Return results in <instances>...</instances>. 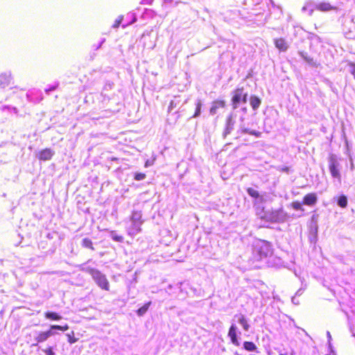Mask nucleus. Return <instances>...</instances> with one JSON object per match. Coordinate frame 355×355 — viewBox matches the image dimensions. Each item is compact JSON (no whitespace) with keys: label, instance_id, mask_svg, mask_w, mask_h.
Returning a JSON list of instances; mask_svg holds the SVG:
<instances>
[{"label":"nucleus","instance_id":"4be33fe9","mask_svg":"<svg viewBox=\"0 0 355 355\" xmlns=\"http://www.w3.org/2000/svg\"><path fill=\"white\" fill-rule=\"evenodd\" d=\"M201 107H202V103H201V102L200 101H198L196 103V111H195V113L193 115V117H197V116H198L200 115V112H201Z\"/></svg>","mask_w":355,"mask_h":355},{"label":"nucleus","instance_id":"4468645a","mask_svg":"<svg viewBox=\"0 0 355 355\" xmlns=\"http://www.w3.org/2000/svg\"><path fill=\"white\" fill-rule=\"evenodd\" d=\"M44 317L50 320H60L62 318V316L56 312L53 311H46L44 313Z\"/></svg>","mask_w":355,"mask_h":355},{"label":"nucleus","instance_id":"6ab92c4d","mask_svg":"<svg viewBox=\"0 0 355 355\" xmlns=\"http://www.w3.org/2000/svg\"><path fill=\"white\" fill-rule=\"evenodd\" d=\"M291 207L296 211H303L304 209L302 207V202H300L297 200L293 201L291 204Z\"/></svg>","mask_w":355,"mask_h":355},{"label":"nucleus","instance_id":"f3484780","mask_svg":"<svg viewBox=\"0 0 355 355\" xmlns=\"http://www.w3.org/2000/svg\"><path fill=\"white\" fill-rule=\"evenodd\" d=\"M82 245L85 248L90 249L92 250H94L92 240L88 238H85L83 239Z\"/></svg>","mask_w":355,"mask_h":355},{"label":"nucleus","instance_id":"b1692460","mask_svg":"<svg viewBox=\"0 0 355 355\" xmlns=\"http://www.w3.org/2000/svg\"><path fill=\"white\" fill-rule=\"evenodd\" d=\"M146 178V174L144 173H136L134 175V179L137 181L144 180Z\"/></svg>","mask_w":355,"mask_h":355},{"label":"nucleus","instance_id":"5701e85b","mask_svg":"<svg viewBox=\"0 0 355 355\" xmlns=\"http://www.w3.org/2000/svg\"><path fill=\"white\" fill-rule=\"evenodd\" d=\"M67 338H68V342L71 344L75 343L78 340V338H75V336H74L73 331H71V334H67Z\"/></svg>","mask_w":355,"mask_h":355},{"label":"nucleus","instance_id":"c85d7f7f","mask_svg":"<svg viewBox=\"0 0 355 355\" xmlns=\"http://www.w3.org/2000/svg\"><path fill=\"white\" fill-rule=\"evenodd\" d=\"M302 57L304 58V59L308 62L310 64H313V59L312 58H310V57H308V56H305L304 55H302Z\"/></svg>","mask_w":355,"mask_h":355},{"label":"nucleus","instance_id":"cd10ccee","mask_svg":"<svg viewBox=\"0 0 355 355\" xmlns=\"http://www.w3.org/2000/svg\"><path fill=\"white\" fill-rule=\"evenodd\" d=\"M245 132H248L250 135H254L256 137H260L261 135V132H257V131H248L247 130H245Z\"/></svg>","mask_w":355,"mask_h":355},{"label":"nucleus","instance_id":"9d476101","mask_svg":"<svg viewBox=\"0 0 355 355\" xmlns=\"http://www.w3.org/2000/svg\"><path fill=\"white\" fill-rule=\"evenodd\" d=\"M228 336L230 338V340L232 343L236 345H239V342L238 341L237 336H236V328L235 325L232 324L228 331Z\"/></svg>","mask_w":355,"mask_h":355},{"label":"nucleus","instance_id":"f8f14e48","mask_svg":"<svg viewBox=\"0 0 355 355\" xmlns=\"http://www.w3.org/2000/svg\"><path fill=\"white\" fill-rule=\"evenodd\" d=\"M11 82V77L10 74L2 73L0 75V87L5 88L8 86Z\"/></svg>","mask_w":355,"mask_h":355},{"label":"nucleus","instance_id":"1a4fd4ad","mask_svg":"<svg viewBox=\"0 0 355 355\" xmlns=\"http://www.w3.org/2000/svg\"><path fill=\"white\" fill-rule=\"evenodd\" d=\"M274 44L279 51L285 52L288 49V45L283 37L275 38L274 40Z\"/></svg>","mask_w":355,"mask_h":355},{"label":"nucleus","instance_id":"473e14b6","mask_svg":"<svg viewBox=\"0 0 355 355\" xmlns=\"http://www.w3.org/2000/svg\"><path fill=\"white\" fill-rule=\"evenodd\" d=\"M149 165V163L148 162H146L145 166L147 167Z\"/></svg>","mask_w":355,"mask_h":355},{"label":"nucleus","instance_id":"ddd939ff","mask_svg":"<svg viewBox=\"0 0 355 355\" xmlns=\"http://www.w3.org/2000/svg\"><path fill=\"white\" fill-rule=\"evenodd\" d=\"M261 103V101L258 96H257L255 95L250 96V104L254 110H257L259 107Z\"/></svg>","mask_w":355,"mask_h":355},{"label":"nucleus","instance_id":"412c9836","mask_svg":"<svg viewBox=\"0 0 355 355\" xmlns=\"http://www.w3.org/2000/svg\"><path fill=\"white\" fill-rule=\"evenodd\" d=\"M247 192L253 198H258L259 197V192L251 187L247 189Z\"/></svg>","mask_w":355,"mask_h":355},{"label":"nucleus","instance_id":"c756f323","mask_svg":"<svg viewBox=\"0 0 355 355\" xmlns=\"http://www.w3.org/2000/svg\"><path fill=\"white\" fill-rule=\"evenodd\" d=\"M175 106V104L174 103L173 101H171L170 102V104H169V106H168V111L170 112L172 110V109Z\"/></svg>","mask_w":355,"mask_h":355},{"label":"nucleus","instance_id":"423d86ee","mask_svg":"<svg viewBox=\"0 0 355 355\" xmlns=\"http://www.w3.org/2000/svg\"><path fill=\"white\" fill-rule=\"evenodd\" d=\"M318 201V196L315 193H309L303 197L302 204L307 206H314Z\"/></svg>","mask_w":355,"mask_h":355},{"label":"nucleus","instance_id":"393cba45","mask_svg":"<svg viewBox=\"0 0 355 355\" xmlns=\"http://www.w3.org/2000/svg\"><path fill=\"white\" fill-rule=\"evenodd\" d=\"M123 20V17H119L114 22V24H113V27L114 28H118L119 26V25L121 24V21Z\"/></svg>","mask_w":355,"mask_h":355},{"label":"nucleus","instance_id":"2eb2a0df","mask_svg":"<svg viewBox=\"0 0 355 355\" xmlns=\"http://www.w3.org/2000/svg\"><path fill=\"white\" fill-rule=\"evenodd\" d=\"M243 348L248 352H254L257 349V345L251 341H245L243 343Z\"/></svg>","mask_w":355,"mask_h":355},{"label":"nucleus","instance_id":"f257e3e1","mask_svg":"<svg viewBox=\"0 0 355 355\" xmlns=\"http://www.w3.org/2000/svg\"><path fill=\"white\" fill-rule=\"evenodd\" d=\"M248 94L245 92L243 87L234 89L231 93V104L234 110L237 109L240 104H245L248 101Z\"/></svg>","mask_w":355,"mask_h":355},{"label":"nucleus","instance_id":"c9c22d12","mask_svg":"<svg viewBox=\"0 0 355 355\" xmlns=\"http://www.w3.org/2000/svg\"><path fill=\"white\" fill-rule=\"evenodd\" d=\"M279 355H286V354H279Z\"/></svg>","mask_w":355,"mask_h":355},{"label":"nucleus","instance_id":"0eeeda50","mask_svg":"<svg viewBox=\"0 0 355 355\" xmlns=\"http://www.w3.org/2000/svg\"><path fill=\"white\" fill-rule=\"evenodd\" d=\"M54 155V152L49 148H46L38 152L37 157L42 161L50 160Z\"/></svg>","mask_w":355,"mask_h":355},{"label":"nucleus","instance_id":"aec40b11","mask_svg":"<svg viewBox=\"0 0 355 355\" xmlns=\"http://www.w3.org/2000/svg\"><path fill=\"white\" fill-rule=\"evenodd\" d=\"M239 322L241 323V324L243 326V329L245 331H248L249 329L250 325L248 324V321L245 318L244 315H241L239 318Z\"/></svg>","mask_w":355,"mask_h":355},{"label":"nucleus","instance_id":"72a5a7b5","mask_svg":"<svg viewBox=\"0 0 355 355\" xmlns=\"http://www.w3.org/2000/svg\"><path fill=\"white\" fill-rule=\"evenodd\" d=\"M302 10H306V7H303V8H302Z\"/></svg>","mask_w":355,"mask_h":355},{"label":"nucleus","instance_id":"20e7f679","mask_svg":"<svg viewBox=\"0 0 355 355\" xmlns=\"http://www.w3.org/2000/svg\"><path fill=\"white\" fill-rule=\"evenodd\" d=\"M257 251L261 257H266L272 253L270 243L266 241H260L257 244Z\"/></svg>","mask_w":355,"mask_h":355},{"label":"nucleus","instance_id":"6e6552de","mask_svg":"<svg viewBox=\"0 0 355 355\" xmlns=\"http://www.w3.org/2000/svg\"><path fill=\"white\" fill-rule=\"evenodd\" d=\"M316 10L320 12H329L331 10H337L338 7L331 5L329 2L322 1L316 5Z\"/></svg>","mask_w":355,"mask_h":355},{"label":"nucleus","instance_id":"f03ea898","mask_svg":"<svg viewBox=\"0 0 355 355\" xmlns=\"http://www.w3.org/2000/svg\"><path fill=\"white\" fill-rule=\"evenodd\" d=\"M87 271L101 289L110 290L109 282L104 274L95 268H89Z\"/></svg>","mask_w":355,"mask_h":355},{"label":"nucleus","instance_id":"a878e982","mask_svg":"<svg viewBox=\"0 0 355 355\" xmlns=\"http://www.w3.org/2000/svg\"><path fill=\"white\" fill-rule=\"evenodd\" d=\"M44 352L46 355H54V352H53V349L51 347H49L44 350Z\"/></svg>","mask_w":355,"mask_h":355},{"label":"nucleus","instance_id":"bb28decb","mask_svg":"<svg viewBox=\"0 0 355 355\" xmlns=\"http://www.w3.org/2000/svg\"><path fill=\"white\" fill-rule=\"evenodd\" d=\"M112 239L114 241H117V242H122L123 240V236H120V235H114V236H112Z\"/></svg>","mask_w":355,"mask_h":355},{"label":"nucleus","instance_id":"dca6fc26","mask_svg":"<svg viewBox=\"0 0 355 355\" xmlns=\"http://www.w3.org/2000/svg\"><path fill=\"white\" fill-rule=\"evenodd\" d=\"M151 304V302H148L147 303L144 304L141 307H140L137 311V313L139 316H142L144 315L147 311L149 309L150 305Z\"/></svg>","mask_w":355,"mask_h":355},{"label":"nucleus","instance_id":"f704fd0d","mask_svg":"<svg viewBox=\"0 0 355 355\" xmlns=\"http://www.w3.org/2000/svg\"><path fill=\"white\" fill-rule=\"evenodd\" d=\"M275 214L277 215L279 214V211H275Z\"/></svg>","mask_w":355,"mask_h":355},{"label":"nucleus","instance_id":"2f4dec72","mask_svg":"<svg viewBox=\"0 0 355 355\" xmlns=\"http://www.w3.org/2000/svg\"><path fill=\"white\" fill-rule=\"evenodd\" d=\"M273 222H279L280 220L277 218L272 220Z\"/></svg>","mask_w":355,"mask_h":355},{"label":"nucleus","instance_id":"39448f33","mask_svg":"<svg viewBox=\"0 0 355 355\" xmlns=\"http://www.w3.org/2000/svg\"><path fill=\"white\" fill-rule=\"evenodd\" d=\"M226 107V101L223 99H216L211 103L209 110L211 114H216L219 109H224Z\"/></svg>","mask_w":355,"mask_h":355},{"label":"nucleus","instance_id":"7ed1b4c3","mask_svg":"<svg viewBox=\"0 0 355 355\" xmlns=\"http://www.w3.org/2000/svg\"><path fill=\"white\" fill-rule=\"evenodd\" d=\"M68 324H65L64 326L60 325H51L50 329L46 331L40 332L35 338V340L37 343H43L46 341L51 336L53 335L54 333L52 331L53 329L60 330L62 331H65L69 329Z\"/></svg>","mask_w":355,"mask_h":355},{"label":"nucleus","instance_id":"9b49d317","mask_svg":"<svg viewBox=\"0 0 355 355\" xmlns=\"http://www.w3.org/2000/svg\"><path fill=\"white\" fill-rule=\"evenodd\" d=\"M329 170L331 175L336 178H340V175L337 167L336 162L334 159H332L329 164Z\"/></svg>","mask_w":355,"mask_h":355},{"label":"nucleus","instance_id":"a211bd4d","mask_svg":"<svg viewBox=\"0 0 355 355\" xmlns=\"http://www.w3.org/2000/svg\"><path fill=\"white\" fill-rule=\"evenodd\" d=\"M338 205L342 208H345L347 206V197L344 195L340 196L338 199Z\"/></svg>","mask_w":355,"mask_h":355},{"label":"nucleus","instance_id":"7c9ffc66","mask_svg":"<svg viewBox=\"0 0 355 355\" xmlns=\"http://www.w3.org/2000/svg\"><path fill=\"white\" fill-rule=\"evenodd\" d=\"M282 171H285V172H288L289 171V168L286 166L284 168H282Z\"/></svg>","mask_w":355,"mask_h":355}]
</instances>
